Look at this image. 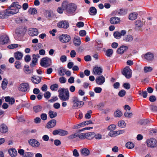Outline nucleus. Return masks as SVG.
I'll return each mask as SVG.
<instances>
[{
    "mask_svg": "<svg viewBox=\"0 0 157 157\" xmlns=\"http://www.w3.org/2000/svg\"><path fill=\"white\" fill-rule=\"evenodd\" d=\"M21 6L17 2H13L10 7L4 10L6 16H10L17 13L19 11V9Z\"/></svg>",
    "mask_w": 157,
    "mask_h": 157,
    "instance_id": "obj_1",
    "label": "nucleus"
},
{
    "mask_svg": "<svg viewBox=\"0 0 157 157\" xmlns=\"http://www.w3.org/2000/svg\"><path fill=\"white\" fill-rule=\"evenodd\" d=\"M62 7L63 10H66L69 14L74 13L77 9V6L75 4L68 3L67 2H64L62 3Z\"/></svg>",
    "mask_w": 157,
    "mask_h": 157,
    "instance_id": "obj_2",
    "label": "nucleus"
},
{
    "mask_svg": "<svg viewBox=\"0 0 157 157\" xmlns=\"http://www.w3.org/2000/svg\"><path fill=\"white\" fill-rule=\"evenodd\" d=\"M59 93V97L62 101H68L69 98V93L67 89L62 88Z\"/></svg>",
    "mask_w": 157,
    "mask_h": 157,
    "instance_id": "obj_3",
    "label": "nucleus"
},
{
    "mask_svg": "<svg viewBox=\"0 0 157 157\" xmlns=\"http://www.w3.org/2000/svg\"><path fill=\"white\" fill-rule=\"evenodd\" d=\"M52 63L51 59L48 57H45L41 59L40 64L41 66L44 67H47L51 66Z\"/></svg>",
    "mask_w": 157,
    "mask_h": 157,
    "instance_id": "obj_4",
    "label": "nucleus"
},
{
    "mask_svg": "<svg viewBox=\"0 0 157 157\" xmlns=\"http://www.w3.org/2000/svg\"><path fill=\"white\" fill-rule=\"evenodd\" d=\"M142 58L145 60L150 62L153 61L154 59V54L150 52L143 54L142 56Z\"/></svg>",
    "mask_w": 157,
    "mask_h": 157,
    "instance_id": "obj_5",
    "label": "nucleus"
},
{
    "mask_svg": "<svg viewBox=\"0 0 157 157\" xmlns=\"http://www.w3.org/2000/svg\"><path fill=\"white\" fill-rule=\"evenodd\" d=\"M146 142L149 147L153 148L157 146V141L155 139L151 138L148 139L146 140Z\"/></svg>",
    "mask_w": 157,
    "mask_h": 157,
    "instance_id": "obj_6",
    "label": "nucleus"
},
{
    "mask_svg": "<svg viewBox=\"0 0 157 157\" xmlns=\"http://www.w3.org/2000/svg\"><path fill=\"white\" fill-rule=\"evenodd\" d=\"M132 73L129 67L127 66L124 69L122 73L127 78H129L131 77Z\"/></svg>",
    "mask_w": 157,
    "mask_h": 157,
    "instance_id": "obj_7",
    "label": "nucleus"
},
{
    "mask_svg": "<svg viewBox=\"0 0 157 157\" xmlns=\"http://www.w3.org/2000/svg\"><path fill=\"white\" fill-rule=\"evenodd\" d=\"M59 38L60 41L63 43H67L71 40L70 36L67 34H62L59 36Z\"/></svg>",
    "mask_w": 157,
    "mask_h": 157,
    "instance_id": "obj_8",
    "label": "nucleus"
},
{
    "mask_svg": "<svg viewBox=\"0 0 157 157\" xmlns=\"http://www.w3.org/2000/svg\"><path fill=\"white\" fill-rule=\"evenodd\" d=\"M28 34L31 36H36L38 35L39 32L38 29L36 28H30L28 30Z\"/></svg>",
    "mask_w": 157,
    "mask_h": 157,
    "instance_id": "obj_9",
    "label": "nucleus"
},
{
    "mask_svg": "<svg viewBox=\"0 0 157 157\" xmlns=\"http://www.w3.org/2000/svg\"><path fill=\"white\" fill-rule=\"evenodd\" d=\"M29 85L27 83H23L20 85L18 87L19 90L25 92L29 88Z\"/></svg>",
    "mask_w": 157,
    "mask_h": 157,
    "instance_id": "obj_10",
    "label": "nucleus"
},
{
    "mask_svg": "<svg viewBox=\"0 0 157 157\" xmlns=\"http://www.w3.org/2000/svg\"><path fill=\"white\" fill-rule=\"evenodd\" d=\"M28 142L31 146L34 147H37L40 145L39 142L35 139H30L29 140Z\"/></svg>",
    "mask_w": 157,
    "mask_h": 157,
    "instance_id": "obj_11",
    "label": "nucleus"
},
{
    "mask_svg": "<svg viewBox=\"0 0 157 157\" xmlns=\"http://www.w3.org/2000/svg\"><path fill=\"white\" fill-rule=\"evenodd\" d=\"M40 57V55L37 54L36 55L34 54L33 56V59L32 62L30 64V66L31 67H34L36 65L38 58Z\"/></svg>",
    "mask_w": 157,
    "mask_h": 157,
    "instance_id": "obj_12",
    "label": "nucleus"
},
{
    "mask_svg": "<svg viewBox=\"0 0 157 157\" xmlns=\"http://www.w3.org/2000/svg\"><path fill=\"white\" fill-rule=\"evenodd\" d=\"M126 33V31L125 30H122L120 32H115L113 34L114 37L117 39H119L122 36L124 35Z\"/></svg>",
    "mask_w": 157,
    "mask_h": 157,
    "instance_id": "obj_13",
    "label": "nucleus"
},
{
    "mask_svg": "<svg viewBox=\"0 0 157 157\" xmlns=\"http://www.w3.org/2000/svg\"><path fill=\"white\" fill-rule=\"evenodd\" d=\"M57 26L59 28L67 29L69 27V24L67 21H61L58 23Z\"/></svg>",
    "mask_w": 157,
    "mask_h": 157,
    "instance_id": "obj_14",
    "label": "nucleus"
},
{
    "mask_svg": "<svg viewBox=\"0 0 157 157\" xmlns=\"http://www.w3.org/2000/svg\"><path fill=\"white\" fill-rule=\"evenodd\" d=\"M128 47L127 46L122 45L118 48L117 52L119 54L122 55L124 52L127 51L128 49Z\"/></svg>",
    "mask_w": 157,
    "mask_h": 157,
    "instance_id": "obj_15",
    "label": "nucleus"
},
{
    "mask_svg": "<svg viewBox=\"0 0 157 157\" xmlns=\"http://www.w3.org/2000/svg\"><path fill=\"white\" fill-rule=\"evenodd\" d=\"M9 38L7 35L4 34L0 37V44H3L7 43L8 41Z\"/></svg>",
    "mask_w": 157,
    "mask_h": 157,
    "instance_id": "obj_16",
    "label": "nucleus"
},
{
    "mask_svg": "<svg viewBox=\"0 0 157 157\" xmlns=\"http://www.w3.org/2000/svg\"><path fill=\"white\" fill-rule=\"evenodd\" d=\"M110 22L112 24H116L119 23L121 20L119 18L117 17H113L109 20Z\"/></svg>",
    "mask_w": 157,
    "mask_h": 157,
    "instance_id": "obj_17",
    "label": "nucleus"
},
{
    "mask_svg": "<svg viewBox=\"0 0 157 157\" xmlns=\"http://www.w3.org/2000/svg\"><path fill=\"white\" fill-rule=\"evenodd\" d=\"M80 152L81 154L83 156H88L90 154L89 150L86 148H83L80 149Z\"/></svg>",
    "mask_w": 157,
    "mask_h": 157,
    "instance_id": "obj_18",
    "label": "nucleus"
},
{
    "mask_svg": "<svg viewBox=\"0 0 157 157\" xmlns=\"http://www.w3.org/2000/svg\"><path fill=\"white\" fill-rule=\"evenodd\" d=\"M93 71L94 74L98 75L102 73V69L100 67H95L93 69Z\"/></svg>",
    "mask_w": 157,
    "mask_h": 157,
    "instance_id": "obj_19",
    "label": "nucleus"
},
{
    "mask_svg": "<svg viewBox=\"0 0 157 157\" xmlns=\"http://www.w3.org/2000/svg\"><path fill=\"white\" fill-rule=\"evenodd\" d=\"M96 82L98 85H101L105 82V78L102 75L98 76L96 78L95 80Z\"/></svg>",
    "mask_w": 157,
    "mask_h": 157,
    "instance_id": "obj_20",
    "label": "nucleus"
},
{
    "mask_svg": "<svg viewBox=\"0 0 157 157\" xmlns=\"http://www.w3.org/2000/svg\"><path fill=\"white\" fill-rule=\"evenodd\" d=\"M56 121L54 119H52L47 123L46 124V127L48 128H50L54 127L56 125Z\"/></svg>",
    "mask_w": 157,
    "mask_h": 157,
    "instance_id": "obj_21",
    "label": "nucleus"
},
{
    "mask_svg": "<svg viewBox=\"0 0 157 157\" xmlns=\"http://www.w3.org/2000/svg\"><path fill=\"white\" fill-rule=\"evenodd\" d=\"M31 80L33 83L38 84L40 82L41 78L39 76L33 75L31 78Z\"/></svg>",
    "mask_w": 157,
    "mask_h": 157,
    "instance_id": "obj_22",
    "label": "nucleus"
},
{
    "mask_svg": "<svg viewBox=\"0 0 157 157\" xmlns=\"http://www.w3.org/2000/svg\"><path fill=\"white\" fill-rule=\"evenodd\" d=\"M9 155L12 157H15L17 155V152L15 149L12 148L8 150Z\"/></svg>",
    "mask_w": 157,
    "mask_h": 157,
    "instance_id": "obj_23",
    "label": "nucleus"
},
{
    "mask_svg": "<svg viewBox=\"0 0 157 157\" xmlns=\"http://www.w3.org/2000/svg\"><path fill=\"white\" fill-rule=\"evenodd\" d=\"M84 105V103L82 101H78L76 103L73 104V107L75 109H77L82 107Z\"/></svg>",
    "mask_w": 157,
    "mask_h": 157,
    "instance_id": "obj_24",
    "label": "nucleus"
},
{
    "mask_svg": "<svg viewBox=\"0 0 157 157\" xmlns=\"http://www.w3.org/2000/svg\"><path fill=\"white\" fill-rule=\"evenodd\" d=\"M24 29L23 28H19L17 29L16 30V35L15 36V37L16 39H18V38L16 36H20L23 33Z\"/></svg>",
    "mask_w": 157,
    "mask_h": 157,
    "instance_id": "obj_25",
    "label": "nucleus"
},
{
    "mask_svg": "<svg viewBox=\"0 0 157 157\" xmlns=\"http://www.w3.org/2000/svg\"><path fill=\"white\" fill-rule=\"evenodd\" d=\"M145 21L142 20V21L139 20H137L135 21V25L138 27H141L144 24Z\"/></svg>",
    "mask_w": 157,
    "mask_h": 157,
    "instance_id": "obj_26",
    "label": "nucleus"
},
{
    "mask_svg": "<svg viewBox=\"0 0 157 157\" xmlns=\"http://www.w3.org/2000/svg\"><path fill=\"white\" fill-rule=\"evenodd\" d=\"M133 36L130 35H128L123 38V40L125 42H129L132 41L133 40Z\"/></svg>",
    "mask_w": 157,
    "mask_h": 157,
    "instance_id": "obj_27",
    "label": "nucleus"
},
{
    "mask_svg": "<svg viewBox=\"0 0 157 157\" xmlns=\"http://www.w3.org/2000/svg\"><path fill=\"white\" fill-rule=\"evenodd\" d=\"M5 99L6 102H8L9 104L11 105L13 104L15 102L14 98L9 96L5 97Z\"/></svg>",
    "mask_w": 157,
    "mask_h": 157,
    "instance_id": "obj_28",
    "label": "nucleus"
},
{
    "mask_svg": "<svg viewBox=\"0 0 157 157\" xmlns=\"http://www.w3.org/2000/svg\"><path fill=\"white\" fill-rule=\"evenodd\" d=\"M74 44L75 46H78L81 44V40L80 38L78 36L74 37L73 40Z\"/></svg>",
    "mask_w": 157,
    "mask_h": 157,
    "instance_id": "obj_29",
    "label": "nucleus"
},
{
    "mask_svg": "<svg viewBox=\"0 0 157 157\" xmlns=\"http://www.w3.org/2000/svg\"><path fill=\"white\" fill-rule=\"evenodd\" d=\"M14 56L16 59L20 60L23 57V55L21 52H17L14 53Z\"/></svg>",
    "mask_w": 157,
    "mask_h": 157,
    "instance_id": "obj_30",
    "label": "nucleus"
},
{
    "mask_svg": "<svg viewBox=\"0 0 157 157\" xmlns=\"http://www.w3.org/2000/svg\"><path fill=\"white\" fill-rule=\"evenodd\" d=\"M8 130L7 126L4 124H2L0 126V132L2 133H4L6 132Z\"/></svg>",
    "mask_w": 157,
    "mask_h": 157,
    "instance_id": "obj_31",
    "label": "nucleus"
},
{
    "mask_svg": "<svg viewBox=\"0 0 157 157\" xmlns=\"http://www.w3.org/2000/svg\"><path fill=\"white\" fill-rule=\"evenodd\" d=\"M95 136V133L94 132H90L86 133V138L88 140H91Z\"/></svg>",
    "mask_w": 157,
    "mask_h": 157,
    "instance_id": "obj_32",
    "label": "nucleus"
},
{
    "mask_svg": "<svg viewBox=\"0 0 157 157\" xmlns=\"http://www.w3.org/2000/svg\"><path fill=\"white\" fill-rule=\"evenodd\" d=\"M137 14L136 13H130L129 16L128 18L130 20H134L137 18Z\"/></svg>",
    "mask_w": 157,
    "mask_h": 157,
    "instance_id": "obj_33",
    "label": "nucleus"
},
{
    "mask_svg": "<svg viewBox=\"0 0 157 157\" xmlns=\"http://www.w3.org/2000/svg\"><path fill=\"white\" fill-rule=\"evenodd\" d=\"M118 14L120 16H124L127 13V10L124 9H121L117 11Z\"/></svg>",
    "mask_w": 157,
    "mask_h": 157,
    "instance_id": "obj_34",
    "label": "nucleus"
},
{
    "mask_svg": "<svg viewBox=\"0 0 157 157\" xmlns=\"http://www.w3.org/2000/svg\"><path fill=\"white\" fill-rule=\"evenodd\" d=\"M48 115L51 118H53L56 117L57 116V113L56 112L50 110L48 113Z\"/></svg>",
    "mask_w": 157,
    "mask_h": 157,
    "instance_id": "obj_35",
    "label": "nucleus"
},
{
    "mask_svg": "<svg viewBox=\"0 0 157 157\" xmlns=\"http://www.w3.org/2000/svg\"><path fill=\"white\" fill-rule=\"evenodd\" d=\"M8 84V81L6 79L4 78L2 83V89L5 90L7 87Z\"/></svg>",
    "mask_w": 157,
    "mask_h": 157,
    "instance_id": "obj_36",
    "label": "nucleus"
},
{
    "mask_svg": "<svg viewBox=\"0 0 157 157\" xmlns=\"http://www.w3.org/2000/svg\"><path fill=\"white\" fill-rule=\"evenodd\" d=\"M66 69L63 67L59 68L58 70V73L60 76H63L65 74Z\"/></svg>",
    "mask_w": 157,
    "mask_h": 157,
    "instance_id": "obj_37",
    "label": "nucleus"
},
{
    "mask_svg": "<svg viewBox=\"0 0 157 157\" xmlns=\"http://www.w3.org/2000/svg\"><path fill=\"white\" fill-rule=\"evenodd\" d=\"M126 147L129 149L133 148L134 147V144L131 142H127L125 145Z\"/></svg>",
    "mask_w": 157,
    "mask_h": 157,
    "instance_id": "obj_38",
    "label": "nucleus"
},
{
    "mask_svg": "<svg viewBox=\"0 0 157 157\" xmlns=\"http://www.w3.org/2000/svg\"><path fill=\"white\" fill-rule=\"evenodd\" d=\"M96 13L97 10L95 7H91L90 8L89 13L90 15H95Z\"/></svg>",
    "mask_w": 157,
    "mask_h": 157,
    "instance_id": "obj_39",
    "label": "nucleus"
},
{
    "mask_svg": "<svg viewBox=\"0 0 157 157\" xmlns=\"http://www.w3.org/2000/svg\"><path fill=\"white\" fill-rule=\"evenodd\" d=\"M77 134L78 137L80 139H86V133L78 132Z\"/></svg>",
    "mask_w": 157,
    "mask_h": 157,
    "instance_id": "obj_40",
    "label": "nucleus"
},
{
    "mask_svg": "<svg viewBox=\"0 0 157 157\" xmlns=\"http://www.w3.org/2000/svg\"><path fill=\"white\" fill-rule=\"evenodd\" d=\"M33 110L35 113L40 112L42 110V107L40 105L35 106L33 107Z\"/></svg>",
    "mask_w": 157,
    "mask_h": 157,
    "instance_id": "obj_41",
    "label": "nucleus"
},
{
    "mask_svg": "<svg viewBox=\"0 0 157 157\" xmlns=\"http://www.w3.org/2000/svg\"><path fill=\"white\" fill-rule=\"evenodd\" d=\"M68 134L69 132L63 129H60L59 136H64L67 135Z\"/></svg>",
    "mask_w": 157,
    "mask_h": 157,
    "instance_id": "obj_42",
    "label": "nucleus"
},
{
    "mask_svg": "<svg viewBox=\"0 0 157 157\" xmlns=\"http://www.w3.org/2000/svg\"><path fill=\"white\" fill-rule=\"evenodd\" d=\"M29 12L31 14L34 15L37 13V11L35 8H31L29 10Z\"/></svg>",
    "mask_w": 157,
    "mask_h": 157,
    "instance_id": "obj_43",
    "label": "nucleus"
},
{
    "mask_svg": "<svg viewBox=\"0 0 157 157\" xmlns=\"http://www.w3.org/2000/svg\"><path fill=\"white\" fill-rule=\"evenodd\" d=\"M116 128V126L114 124H112L109 126L107 128V130L110 131L114 130Z\"/></svg>",
    "mask_w": 157,
    "mask_h": 157,
    "instance_id": "obj_44",
    "label": "nucleus"
},
{
    "mask_svg": "<svg viewBox=\"0 0 157 157\" xmlns=\"http://www.w3.org/2000/svg\"><path fill=\"white\" fill-rule=\"evenodd\" d=\"M118 125L120 127L124 128L126 126V124L124 121V120H122L118 121Z\"/></svg>",
    "mask_w": 157,
    "mask_h": 157,
    "instance_id": "obj_45",
    "label": "nucleus"
},
{
    "mask_svg": "<svg viewBox=\"0 0 157 157\" xmlns=\"http://www.w3.org/2000/svg\"><path fill=\"white\" fill-rule=\"evenodd\" d=\"M114 115L115 117H120L122 116V113L120 110H117L114 112Z\"/></svg>",
    "mask_w": 157,
    "mask_h": 157,
    "instance_id": "obj_46",
    "label": "nucleus"
},
{
    "mask_svg": "<svg viewBox=\"0 0 157 157\" xmlns=\"http://www.w3.org/2000/svg\"><path fill=\"white\" fill-rule=\"evenodd\" d=\"M92 112L91 110H89L87 111V113L85 114V117L86 119H88L91 118V114Z\"/></svg>",
    "mask_w": 157,
    "mask_h": 157,
    "instance_id": "obj_47",
    "label": "nucleus"
},
{
    "mask_svg": "<svg viewBox=\"0 0 157 157\" xmlns=\"http://www.w3.org/2000/svg\"><path fill=\"white\" fill-rule=\"evenodd\" d=\"M124 116L128 118H131L133 115L132 113L131 112L127 111L124 113Z\"/></svg>",
    "mask_w": 157,
    "mask_h": 157,
    "instance_id": "obj_48",
    "label": "nucleus"
},
{
    "mask_svg": "<svg viewBox=\"0 0 157 157\" xmlns=\"http://www.w3.org/2000/svg\"><path fill=\"white\" fill-rule=\"evenodd\" d=\"M108 135L111 137L117 136V131L114 130L110 131L108 133Z\"/></svg>",
    "mask_w": 157,
    "mask_h": 157,
    "instance_id": "obj_49",
    "label": "nucleus"
},
{
    "mask_svg": "<svg viewBox=\"0 0 157 157\" xmlns=\"http://www.w3.org/2000/svg\"><path fill=\"white\" fill-rule=\"evenodd\" d=\"M58 86V85L57 84H54L51 86L50 89L52 91H56Z\"/></svg>",
    "mask_w": 157,
    "mask_h": 157,
    "instance_id": "obj_50",
    "label": "nucleus"
},
{
    "mask_svg": "<svg viewBox=\"0 0 157 157\" xmlns=\"http://www.w3.org/2000/svg\"><path fill=\"white\" fill-rule=\"evenodd\" d=\"M29 67L28 66H25L24 68V71H25V73L27 74H31L32 73V71L29 69Z\"/></svg>",
    "mask_w": 157,
    "mask_h": 157,
    "instance_id": "obj_51",
    "label": "nucleus"
},
{
    "mask_svg": "<svg viewBox=\"0 0 157 157\" xmlns=\"http://www.w3.org/2000/svg\"><path fill=\"white\" fill-rule=\"evenodd\" d=\"M113 50L112 49H109L106 51V55L108 57H110L113 54Z\"/></svg>",
    "mask_w": 157,
    "mask_h": 157,
    "instance_id": "obj_52",
    "label": "nucleus"
},
{
    "mask_svg": "<svg viewBox=\"0 0 157 157\" xmlns=\"http://www.w3.org/2000/svg\"><path fill=\"white\" fill-rule=\"evenodd\" d=\"M84 127V126H83V123L82 122L80 123H79L78 124H77L74 125L73 126V128L74 129H77V128H78L81 127Z\"/></svg>",
    "mask_w": 157,
    "mask_h": 157,
    "instance_id": "obj_53",
    "label": "nucleus"
},
{
    "mask_svg": "<svg viewBox=\"0 0 157 157\" xmlns=\"http://www.w3.org/2000/svg\"><path fill=\"white\" fill-rule=\"evenodd\" d=\"M84 127V126H83V123L82 122L80 123H79L78 124H77L74 125L73 126V128L74 129H77V128H78L81 127Z\"/></svg>",
    "mask_w": 157,
    "mask_h": 157,
    "instance_id": "obj_54",
    "label": "nucleus"
},
{
    "mask_svg": "<svg viewBox=\"0 0 157 157\" xmlns=\"http://www.w3.org/2000/svg\"><path fill=\"white\" fill-rule=\"evenodd\" d=\"M139 94L142 96L144 98H146L147 96V93L146 91H140L139 92Z\"/></svg>",
    "mask_w": 157,
    "mask_h": 157,
    "instance_id": "obj_55",
    "label": "nucleus"
},
{
    "mask_svg": "<svg viewBox=\"0 0 157 157\" xmlns=\"http://www.w3.org/2000/svg\"><path fill=\"white\" fill-rule=\"evenodd\" d=\"M33 153L26 152L23 156V157H33Z\"/></svg>",
    "mask_w": 157,
    "mask_h": 157,
    "instance_id": "obj_56",
    "label": "nucleus"
},
{
    "mask_svg": "<svg viewBox=\"0 0 157 157\" xmlns=\"http://www.w3.org/2000/svg\"><path fill=\"white\" fill-rule=\"evenodd\" d=\"M60 60L62 63H64L67 61V56L65 55L62 56L60 58Z\"/></svg>",
    "mask_w": 157,
    "mask_h": 157,
    "instance_id": "obj_57",
    "label": "nucleus"
},
{
    "mask_svg": "<svg viewBox=\"0 0 157 157\" xmlns=\"http://www.w3.org/2000/svg\"><path fill=\"white\" fill-rule=\"evenodd\" d=\"M144 71L145 72H148L151 71L152 70V68L150 67H145L144 68Z\"/></svg>",
    "mask_w": 157,
    "mask_h": 157,
    "instance_id": "obj_58",
    "label": "nucleus"
},
{
    "mask_svg": "<svg viewBox=\"0 0 157 157\" xmlns=\"http://www.w3.org/2000/svg\"><path fill=\"white\" fill-rule=\"evenodd\" d=\"M41 118L44 121L46 120L47 119V116L46 114L45 113H42L40 116Z\"/></svg>",
    "mask_w": 157,
    "mask_h": 157,
    "instance_id": "obj_59",
    "label": "nucleus"
},
{
    "mask_svg": "<svg viewBox=\"0 0 157 157\" xmlns=\"http://www.w3.org/2000/svg\"><path fill=\"white\" fill-rule=\"evenodd\" d=\"M78 137L77 132L75 133L74 134H71L68 136V138L69 139H72Z\"/></svg>",
    "mask_w": 157,
    "mask_h": 157,
    "instance_id": "obj_60",
    "label": "nucleus"
},
{
    "mask_svg": "<svg viewBox=\"0 0 157 157\" xmlns=\"http://www.w3.org/2000/svg\"><path fill=\"white\" fill-rule=\"evenodd\" d=\"M51 95L49 91H47L44 94V96L45 98L48 99L50 98Z\"/></svg>",
    "mask_w": 157,
    "mask_h": 157,
    "instance_id": "obj_61",
    "label": "nucleus"
},
{
    "mask_svg": "<svg viewBox=\"0 0 157 157\" xmlns=\"http://www.w3.org/2000/svg\"><path fill=\"white\" fill-rule=\"evenodd\" d=\"M59 81L61 83H64L66 82V78L64 77H61L59 78Z\"/></svg>",
    "mask_w": 157,
    "mask_h": 157,
    "instance_id": "obj_62",
    "label": "nucleus"
},
{
    "mask_svg": "<svg viewBox=\"0 0 157 157\" xmlns=\"http://www.w3.org/2000/svg\"><path fill=\"white\" fill-rule=\"evenodd\" d=\"M15 67L17 69H19L21 67V63L19 61H16L15 63Z\"/></svg>",
    "mask_w": 157,
    "mask_h": 157,
    "instance_id": "obj_63",
    "label": "nucleus"
},
{
    "mask_svg": "<svg viewBox=\"0 0 157 157\" xmlns=\"http://www.w3.org/2000/svg\"><path fill=\"white\" fill-rule=\"evenodd\" d=\"M94 91L97 93H100L102 91V89L100 87H96L94 88Z\"/></svg>",
    "mask_w": 157,
    "mask_h": 157,
    "instance_id": "obj_64",
    "label": "nucleus"
}]
</instances>
